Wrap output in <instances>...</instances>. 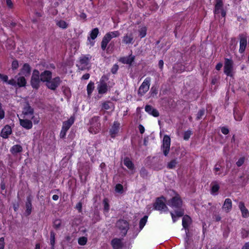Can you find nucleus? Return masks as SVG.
Here are the masks:
<instances>
[{
	"label": "nucleus",
	"instance_id": "obj_56",
	"mask_svg": "<svg viewBox=\"0 0 249 249\" xmlns=\"http://www.w3.org/2000/svg\"><path fill=\"white\" fill-rule=\"evenodd\" d=\"M0 79H1L3 82L7 83L8 77L6 75L0 73Z\"/></svg>",
	"mask_w": 249,
	"mask_h": 249
},
{
	"label": "nucleus",
	"instance_id": "obj_24",
	"mask_svg": "<svg viewBox=\"0 0 249 249\" xmlns=\"http://www.w3.org/2000/svg\"><path fill=\"white\" fill-rule=\"evenodd\" d=\"M232 208V202L230 198H226L225 200L222 209L226 213H228Z\"/></svg>",
	"mask_w": 249,
	"mask_h": 249
},
{
	"label": "nucleus",
	"instance_id": "obj_19",
	"mask_svg": "<svg viewBox=\"0 0 249 249\" xmlns=\"http://www.w3.org/2000/svg\"><path fill=\"white\" fill-rule=\"evenodd\" d=\"M111 245L113 249H121L123 247L122 239L118 238H114L111 241Z\"/></svg>",
	"mask_w": 249,
	"mask_h": 249
},
{
	"label": "nucleus",
	"instance_id": "obj_44",
	"mask_svg": "<svg viewBox=\"0 0 249 249\" xmlns=\"http://www.w3.org/2000/svg\"><path fill=\"white\" fill-rule=\"evenodd\" d=\"M87 238L86 237L82 236L80 238H79L78 240V244L81 246H84L87 243Z\"/></svg>",
	"mask_w": 249,
	"mask_h": 249
},
{
	"label": "nucleus",
	"instance_id": "obj_27",
	"mask_svg": "<svg viewBox=\"0 0 249 249\" xmlns=\"http://www.w3.org/2000/svg\"><path fill=\"white\" fill-rule=\"evenodd\" d=\"M17 87L18 88L25 87L27 84V80L23 76H19L17 78Z\"/></svg>",
	"mask_w": 249,
	"mask_h": 249
},
{
	"label": "nucleus",
	"instance_id": "obj_14",
	"mask_svg": "<svg viewBox=\"0 0 249 249\" xmlns=\"http://www.w3.org/2000/svg\"><path fill=\"white\" fill-rule=\"evenodd\" d=\"M32 198L31 195H29L26 197V201L25 202V215L27 216L30 215L32 212Z\"/></svg>",
	"mask_w": 249,
	"mask_h": 249
},
{
	"label": "nucleus",
	"instance_id": "obj_18",
	"mask_svg": "<svg viewBox=\"0 0 249 249\" xmlns=\"http://www.w3.org/2000/svg\"><path fill=\"white\" fill-rule=\"evenodd\" d=\"M12 128L9 125H6L2 129L0 132V136L3 139L8 138L10 135L12 133Z\"/></svg>",
	"mask_w": 249,
	"mask_h": 249
},
{
	"label": "nucleus",
	"instance_id": "obj_48",
	"mask_svg": "<svg viewBox=\"0 0 249 249\" xmlns=\"http://www.w3.org/2000/svg\"><path fill=\"white\" fill-rule=\"evenodd\" d=\"M107 80H108V78L106 75H104L101 78L98 85H107L106 82Z\"/></svg>",
	"mask_w": 249,
	"mask_h": 249
},
{
	"label": "nucleus",
	"instance_id": "obj_62",
	"mask_svg": "<svg viewBox=\"0 0 249 249\" xmlns=\"http://www.w3.org/2000/svg\"><path fill=\"white\" fill-rule=\"evenodd\" d=\"M170 214L172 217V219L173 223H175L177 221V217H178L177 216L176 214H174L172 212H170Z\"/></svg>",
	"mask_w": 249,
	"mask_h": 249
},
{
	"label": "nucleus",
	"instance_id": "obj_35",
	"mask_svg": "<svg viewBox=\"0 0 249 249\" xmlns=\"http://www.w3.org/2000/svg\"><path fill=\"white\" fill-rule=\"evenodd\" d=\"M56 25L59 28L66 29L68 27V23L63 20H59L56 21Z\"/></svg>",
	"mask_w": 249,
	"mask_h": 249
},
{
	"label": "nucleus",
	"instance_id": "obj_20",
	"mask_svg": "<svg viewBox=\"0 0 249 249\" xmlns=\"http://www.w3.org/2000/svg\"><path fill=\"white\" fill-rule=\"evenodd\" d=\"M145 111L149 114L152 115L155 117L159 116L160 113L158 110L154 108L152 106L147 105L145 107Z\"/></svg>",
	"mask_w": 249,
	"mask_h": 249
},
{
	"label": "nucleus",
	"instance_id": "obj_3",
	"mask_svg": "<svg viewBox=\"0 0 249 249\" xmlns=\"http://www.w3.org/2000/svg\"><path fill=\"white\" fill-rule=\"evenodd\" d=\"M165 201V197L163 196L157 197L153 205L154 209L160 212L167 211L168 209L166 205Z\"/></svg>",
	"mask_w": 249,
	"mask_h": 249
},
{
	"label": "nucleus",
	"instance_id": "obj_26",
	"mask_svg": "<svg viewBox=\"0 0 249 249\" xmlns=\"http://www.w3.org/2000/svg\"><path fill=\"white\" fill-rule=\"evenodd\" d=\"M239 208L242 212V216L244 217H247L249 215V213L248 209L246 208L244 203L240 201L238 205Z\"/></svg>",
	"mask_w": 249,
	"mask_h": 249
},
{
	"label": "nucleus",
	"instance_id": "obj_50",
	"mask_svg": "<svg viewBox=\"0 0 249 249\" xmlns=\"http://www.w3.org/2000/svg\"><path fill=\"white\" fill-rule=\"evenodd\" d=\"M123 189H124L123 186L121 184H120V183L117 184L116 185L115 188V191L117 192H118L120 193H123Z\"/></svg>",
	"mask_w": 249,
	"mask_h": 249
},
{
	"label": "nucleus",
	"instance_id": "obj_36",
	"mask_svg": "<svg viewBox=\"0 0 249 249\" xmlns=\"http://www.w3.org/2000/svg\"><path fill=\"white\" fill-rule=\"evenodd\" d=\"M178 163V161H177V159H173L169 162H168L167 165V168L169 169H174L176 167Z\"/></svg>",
	"mask_w": 249,
	"mask_h": 249
},
{
	"label": "nucleus",
	"instance_id": "obj_46",
	"mask_svg": "<svg viewBox=\"0 0 249 249\" xmlns=\"http://www.w3.org/2000/svg\"><path fill=\"white\" fill-rule=\"evenodd\" d=\"M104 210L106 212H108L109 210V205L107 198L103 200Z\"/></svg>",
	"mask_w": 249,
	"mask_h": 249
},
{
	"label": "nucleus",
	"instance_id": "obj_10",
	"mask_svg": "<svg viewBox=\"0 0 249 249\" xmlns=\"http://www.w3.org/2000/svg\"><path fill=\"white\" fill-rule=\"evenodd\" d=\"M214 13L215 14L221 13L222 17H225L226 12L223 9V4L222 0H216L215 5Z\"/></svg>",
	"mask_w": 249,
	"mask_h": 249
},
{
	"label": "nucleus",
	"instance_id": "obj_42",
	"mask_svg": "<svg viewBox=\"0 0 249 249\" xmlns=\"http://www.w3.org/2000/svg\"><path fill=\"white\" fill-rule=\"evenodd\" d=\"M108 35L110 36V38L112 39L115 37H118L120 36V33L119 31H114L107 33Z\"/></svg>",
	"mask_w": 249,
	"mask_h": 249
},
{
	"label": "nucleus",
	"instance_id": "obj_22",
	"mask_svg": "<svg viewBox=\"0 0 249 249\" xmlns=\"http://www.w3.org/2000/svg\"><path fill=\"white\" fill-rule=\"evenodd\" d=\"M111 40L110 36L108 35L107 33L106 34L101 41V47L102 50L105 51L106 50L108 43Z\"/></svg>",
	"mask_w": 249,
	"mask_h": 249
},
{
	"label": "nucleus",
	"instance_id": "obj_7",
	"mask_svg": "<svg viewBox=\"0 0 249 249\" xmlns=\"http://www.w3.org/2000/svg\"><path fill=\"white\" fill-rule=\"evenodd\" d=\"M62 80L59 76H57L53 78H51L47 83L46 86L48 89L52 90H55L60 86Z\"/></svg>",
	"mask_w": 249,
	"mask_h": 249
},
{
	"label": "nucleus",
	"instance_id": "obj_33",
	"mask_svg": "<svg viewBox=\"0 0 249 249\" xmlns=\"http://www.w3.org/2000/svg\"><path fill=\"white\" fill-rule=\"evenodd\" d=\"M123 42L126 44L133 43V37L132 35L130 34V35L126 34L125 35L123 39Z\"/></svg>",
	"mask_w": 249,
	"mask_h": 249
},
{
	"label": "nucleus",
	"instance_id": "obj_4",
	"mask_svg": "<svg viewBox=\"0 0 249 249\" xmlns=\"http://www.w3.org/2000/svg\"><path fill=\"white\" fill-rule=\"evenodd\" d=\"M151 78L150 77H146L140 86L138 94L142 97L143 96L149 89L150 86Z\"/></svg>",
	"mask_w": 249,
	"mask_h": 249
},
{
	"label": "nucleus",
	"instance_id": "obj_53",
	"mask_svg": "<svg viewBox=\"0 0 249 249\" xmlns=\"http://www.w3.org/2000/svg\"><path fill=\"white\" fill-rule=\"evenodd\" d=\"M17 80H15L14 78H12L10 80L8 79L7 84L12 86L14 87H17Z\"/></svg>",
	"mask_w": 249,
	"mask_h": 249
},
{
	"label": "nucleus",
	"instance_id": "obj_54",
	"mask_svg": "<svg viewBox=\"0 0 249 249\" xmlns=\"http://www.w3.org/2000/svg\"><path fill=\"white\" fill-rule=\"evenodd\" d=\"M119 69V66L117 64H115L111 69V72L112 74H116Z\"/></svg>",
	"mask_w": 249,
	"mask_h": 249
},
{
	"label": "nucleus",
	"instance_id": "obj_25",
	"mask_svg": "<svg viewBox=\"0 0 249 249\" xmlns=\"http://www.w3.org/2000/svg\"><path fill=\"white\" fill-rule=\"evenodd\" d=\"M182 220V225L183 228L186 230H188V227L189 226V224L191 221V217L188 215H183Z\"/></svg>",
	"mask_w": 249,
	"mask_h": 249
},
{
	"label": "nucleus",
	"instance_id": "obj_32",
	"mask_svg": "<svg viewBox=\"0 0 249 249\" xmlns=\"http://www.w3.org/2000/svg\"><path fill=\"white\" fill-rule=\"evenodd\" d=\"M97 89L99 94H105L108 90V86L107 85H98Z\"/></svg>",
	"mask_w": 249,
	"mask_h": 249
},
{
	"label": "nucleus",
	"instance_id": "obj_59",
	"mask_svg": "<svg viewBox=\"0 0 249 249\" xmlns=\"http://www.w3.org/2000/svg\"><path fill=\"white\" fill-rule=\"evenodd\" d=\"M75 208L78 211L79 213H81L82 211V203L81 202L77 203L76 205Z\"/></svg>",
	"mask_w": 249,
	"mask_h": 249
},
{
	"label": "nucleus",
	"instance_id": "obj_5",
	"mask_svg": "<svg viewBox=\"0 0 249 249\" xmlns=\"http://www.w3.org/2000/svg\"><path fill=\"white\" fill-rule=\"evenodd\" d=\"M116 227L121 231L122 236H124L129 229V224L126 220L120 219L117 221Z\"/></svg>",
	"mask_w": 249,
	"mask_h": 249
},
{
	"label": "nucleus",
	"instance_id": "obj_28",
	"mask_svg": "<svg viewBox=\"0 0 249 249\" xmlns=\"http://www.w3.org/2000/svg\"><path fill=\"white\" fill-rule=\"evenodd\" d=\"M124 164L127 167L128 169L130 170H133L134 169V165L130 158L128 157H124Z\"/></svg>",
	"mask_w": 249,
	"mask_h": 249
},
{
	"label": "nucleus",
	"instance_id": "obj_57",
	"mask_svg": "<svg viewBox=\"0 0 249 249\" xmlns=\"http://www.w3.org/2000/svg\"><path fill=\"white\" fill-rule=\"evenodd\" d=\"M245 158L244 157L240 158L236 162V164L238 167H240L243 164Z\"/></svg>",
	"mask_w": 249,
	"mask_h": 249
},
{
	"label": "nucleus",
	"instance_id": "obj_47",
	"mask_svg": "<svg viewBox=\"0 0 249 249\" xmlns=\"http://www.w3.org/2000/svg\"><path fill=\"white\" fill-rule=\"evenodd\" d=\"M192 134L191 130H187L184 133L183 139L185 141H187L189 139L191 135Z\"/></svg>",
	"mask_w": 249,
	"mask_h": 249
},
{
	"label": "nucleus",
	"instance_id": "obj_17",
	"mask_svg": "<svg viewBox=\"0 0 249 249\" xmlns=\"http://www.w3.org/2000/svg\"><path fill=\"white\" fill-rule=\"evenodd\" d=\"M135 56L131 54L127 56L121 57L119 59V61L124 64H128L131 65L132 63L134 61Z\"/></svg>",
	"mask_w": 249,
	"mask_h": 249
},
{
	"label": "nucleus",
	"instance_id": "obj_13",
	"mask_svg": "<svg viewBox=\"0 0 249 249\" xmlns=\"http://www.w3.org/2000/svg\"><path fill=\"white\" fill-rule=\"evenodd\" d=\"M23 118H30L34 114V109L28 103L23 107L22 111Z\"/></svg>",
	"mask_w": 249,
	"mask_h": 249
},
{
	"label": "nucleus",
	"instance_id": "obj_61",
	"mask_svg": "<svg viewBox=\"0 0 249 249\" xmlns=\"http://www.w3.org/2000/svg\"><path fill=\"white\" fill-rule=\"evenodd\" d=\"M5 242L4 238L2 237L0 238V249H4Z\"/></svg>",
	"mask_w": 249,
	"mask_h": 249
},
{
	"label": "nucleus",
	"instance_id": "obj_58",
	"mask_svg": "<svg viewBox=\"0 0 249 249\" xmlns=\"http://www.w3.org/2000/svg\"><path fill=\"white\" fill-rule=\"evenodd\" d=\"M6 3L9 9H11L14 8V4L12 0H6Z\"/></svg>",
	"mask_w": 249,
	"mask_h": 249
},
{
	"label": "nucleus",
	"instance_id": "obj_52",
	"mask_svg": "<svg viewBox=\"0 0 249 249\" xmlns=\"http://www.w3.org/2000/svg\"><path fill=\"white\" fill-rule=\"evenodd\" d=\"M61 224V221L59 219H56L53 222V227L57 229L59 228Z\"/></svg>",
	"mask_w": 249,
	"mask_h": 249
},
{
	"label": "nucleus",
	"instance_id": "obj_60",
	"mask_svg": "<svg viewBox=\"0 0 249 249\" xmlns=\"http://www.w3.org/2000/svg\"><path fill=\"white\" fill-rule=\"evenodd\" d=\"M67 131L68 130L62 128L60 133V137L62 139L65 138Z\"/></svg>",
	"mask_w": 249,
	"mask_h": 249
},
{
	"label": "nucleus",
	"instance_id": "obj_38",
	"mask_svg": "<svg viewBox=\"0 0 249 249\" xmlns=\"http://www.w3.org/2000/svg\"><path fill=\"white\" fill-rule=\"evenodd\" d=\"M148 216L144 215L142 218L141 219L139 223V228L141 230L143 229L147 221Z\"/></svg>",
	"mask_w": 249,
	"mask_h": 249
},
{
	"label": "nucleus",
	"instance_id": "obj_1",
	"mask_svg": "<svg viewBox=\"0 0 249 249\" xmlns=\"http://www.w3.org/2000/svg\"><path fill=\"white\" fill-rule=\"evenodd\" d=\"M167 204L173 209H177L175 213L178 217H182L184 214V210L182 208V200L178 194H176L172 198L168 200Z\"/></svg>",
	"mask_w": 249,
	"mask_h": 249
},
{
	"label": "nucleus",
	"instance_id": "obj_29",
	"mask_svg": "<svg viewBox=\"0 0 249 249\" xmlns=\"http://www.w3.org/2000/svg\"><path fill=\"white\" fill-rule=\"evenodd\" d=\"M211 194L213 195H216L220 188L219 184L217 182H212L211 184Z\"/></svg>",
	"mask_w": 249,
	"mask_h": 249
},
{
	"label": "nucleus",
	"instance_id": "obj_11",
	"mask_svg": "<svg viewBox=\"0 0 249 249\" xmlns=\"http://www.w3.org/2000/svg\"><path fill=\"white\" fill-rule=\"evenodd\" d=\"M90 58L91 57L89 54L81 57L79 59L80 65L78 66V69L82 71L85 70L89 64Z\"/></svg>",
	"mask_w": 249,
	"mask_h": 249
},
{
	"label": "nucleus",
	"instance_id": "obj_2",
	"mask_svg": "<svg viewBox=\"0 0 249 249\" xmlns=\"http://www.w3.org/2000/svg\"><path fill=\"white\" fill-rule=\"evenodd\" d=\"M41 82L39 71L36 69L34 70L30 80V84L32 88L33 89L37 90L40 88Z\"/></svg>",
	"mask_w": 249,
	"mask_h": 249
},
{
	"label": "nucleus",
	"instance_id": "obj_39",
	"mask_svg": "<svg viewBox=\"0 0 249 249\" xmlns=\"http://www.w3.org/2000/svg\"><path fill=\"white\" fill-rule=\"evenodd\" d=\"M147 34V28L145 26L142 27L139 30V35L140 37H144Z\"/></svg>",
	"mask_w": 249,
	"mask_h": 249
},
{
	"label": "nucleus",
	"instance_id": "obj_55",
	"mask_svg": "<svg viewBox=\"0 0 249 249\" xmlns=\"http://www.w3.org/2000/svg\"><path fill=\"white\" fill-rule=\"evenodd\" d=\"M5 117V112L2 109V105L0 103V121L3 119Z\"/></svg>",
	"mask_w": 249,
	"mask_h": 249
},
{
	"label": "nucleus",
	"instance_id": "obj_8",
	"mask_svg": "<svg viewBox=\"0 0 249 249\" xmlns=\"http://www.w3.org/2000/svg\"><path fill=\"white\" fill-rule=\"evenodd\" d=\"M233 62L231 59L225 58L224 72L227 75L229 76H232Z\"/></svg>",
	"mask_w": 249,
	"mask_h": 249
},
{
	"label": "nucleus",
	"instance_id": "obj_15",
	"mask_svg": "<svg viewBox=\"0 0 249 249\" xmlns=\"http://www.w3.org/2000/svg\"><path fill=\"white\" fill-rule=\"evenodd\" d=\"M240 38V48H239V52L240 53H243L246 48L247 44V38L246 35L242 34H240L239 36Z\"/></svg>",
	"mask_w": 249,
	"mask_h": 249
},
{
	"label": "nucleus",
	"instance_id": "obj_21",
	"mask_svg": "<svg viewBox=\"0 0 249 249\" xmlns=\"http://www.w3.org/2000/svg\"><path fill=\"white\" fill-rule=\"evenodd\" d=\"M20 125L26 129H30L33 127L32 121L27 119H19Z\"/></svg>",
	"mask_w": 249,
	"mask_h": 249
},
{
	"label": "nucleus",
	"instance_id": "obj_63",
	"mask_svg": "<svg viewBox=\"0 0 249 249\" xmlns=\"http://www.w3.org/2000/svg\"><path fill=\"white\" fill-rule=\"evenodd\" d=\"M138 128L141 134H142L144 133L145 131V128L142 124H140L138 126Z\"/></svg>",
	"mask_w": 249,
	"mask_h": 249
},
{
	"label": "nucleus",
	"instance_id": "obj_45",
	"mask_svg": "<svg viewBox=\"0 0 249 249\" xmlns=\"http://www.w3.org/2000/svg\"><path fill=\"white\" fill-rule=\"evenodd\" d=\"M19 67L18 62L17 59L14 60L12 62L11 69L13 71H15L18 69Z\"/></svg>",
	"mask_w": 249,
	"mask_h": 249
},
{
	"label": "nucleus",
	"instance_id": "obj_30",
	"mask_svg": "<svg viewBox=\"0 0 249 249\" xmlns=\"http://www.w3.org/2000/svg\"><path fill=\"white\" fill-rule=\"evenodd\" d=\"M23 148L19 144H16L13 145L10 148L11 153L14 155H17L18 153H20L22 151Z\"/></svg>",
	"mask_w": 249,
	"mask_h": 249
},
{
	"label": "nucleus",
	"instance_id": "obj_51",
	"mask_svg": "<svg viewBox=\"0 0 249 249\" xmlns=\"http://www.w3.org/2000/svg\"><path fill=\"white\" fill-rule=\"evenodd\" d=\"M30 118L33 120L34 124H38L40 122V118L38 116L36 117L33 114Z\"/></svg>",
	"mask_w": 249,
	"mask_h": 249
},
{
	"label": "nucleus",
	"instance_id": "obj_12",
	"mask_svg": "<svg viewBox=\"0 0 249 249\" xmlns=\"http://www.w3.org/2000/svg\"><path fill=\"white\" fill-rule=\"evenodd\" d=\"M32 68L28 63H24L20 70V72L18 75H23L24 77H28L31 73Z\"/></svg>",
	"mask_w": 249,
	"mask_h": 249
},
{
	"label": "nucleus",
	"instance_id": "obj_40",
	"mask_svg": "<svg viewBox=\"0 0 249 249\" xmlns=\"http://www.w3.org/2000/svg\"><path fill=\"white\" fill-rule=\"evenodd\" d=\"M140 174L142 178L145 179L147 178L148 172L144 167H142L140 171Z\"/></svg>",
	"mask_w": 249,
	"mask_h": 249
},
{
	"label": "nucleus",
	"instance_id": "obj_41",
	"mask_svg": "<svg viewBox=\"0 0 249 249\" xmlns=\"http://www.w3.org/2000/svg\"><path fill=\"white\" fill-rule=\"evenodd\" d=\"M55 233L51 231L50 232V244L51 245L52 249H54V244H55Z\"/></svg>",
	"mask_w": 249,
	"mask_h": 249
},
{
	"label": "nucleus",
	"instance_id": "obj_9",
	"mask_svg": "<svg viewBox=\"0 0 249 249\" xmlns=\"http://www.w3.org/2000/svg\"><path fill=\"white\" fill-rule=\"evenodd\" d=\"M120 123L118 121H114L109 129V135L111 138L114 139L119 132Z\"/></svg>",
	"mask_w": 249,
	"mask_h": 249
},
{
	"label": "nucleus",
	"instance_id": "obj_43",
	"mask_svg": "<svg viewBox=\"0 0 249 249\" xmlns=\"http://www.w3.org/2000/svg\"><path fill=\"white\" fill-rule=\"evenodd\" d=\"M113 104L110 101H105L102 104V107L103 109L105 110L109 109L110 107V105Z\"/></svg>",
	"mask_w": 249,
	"mask_h": 249
},
{
	"label": "nucleus",
	"instance_id": "obj_64",
	"mask_svg": "<svg viewBox=\"0 0 249 249\" xmlns=\"http://www.w3.org/2000/svg\"><path fill=\"white\" fill-rule=\"evenodd\" d=\"M221 132L223 134L226 135L229 132V129L226 127H222L221 128Z\"/></svg>",
	"mask_w": 249,
	"mask_h": 249
},
{
	"label": "nucleus",
	"instance_id": "obj_6",
	"mask_svg": "<svg viewBox=\"0 0 249 249\" xmlns=\"http://www.w3.org/2000/svg\"><path fill=\"white\" fill-rule=\"evenodd\" d=\"M171 145L170 137L167 135L164 136L162 140V143L161 145V150L163 154L165 156H167L170 151Z\"/></svg>",
	"mask_w": 249,
	"mask_h": 249
},
{
	"label": "nucleus",
	"instance_id": "obj_23",
	"mask_svg": "<svg viewBox=\"0 0 249 249\" xmlns=\"http://www.w3.org/2000/svg\"><path fill=\"white\" fill-rule=\"evenodd\" d=\"M74 117L71 116L67 121L63 122L62 128L68 130L71 126L74 124Z\"/></svg>",
	"mask_w": 249,
	"mask_h": 249
},
{
	"label": "nucleus",
	"instance_id": "obj_37",
	"mask_svg": "<svg viewBox=\"0 0 249 249\" xmlns=\"http://www.w3.org/2000/svg\"><path fill=\"white\" fill-rule=\"evenodd\" d=\"M100 117L99 116H93L90 120V123L91 125H95L97 126L98 125H100V124L99 123Z\"/></svg>",
	"mask_w": 249,
	"mask_h": 249
},
{
	"label": "nucleus",
	"instance_id": "obj_16",
	"mask_svg": "<svg viewBox=\"0 0 249 249\" xmlns=\"http://www.w3.org/2000/svg\"><path fill=\"white\" fill-rule=\"evenodd\" d=\"M40 75L41 82L47 83L50 80H51L52 72L50 71L45 70L40 74Z\"/></svg>",
	"mask_w": 249,
	"mask_h": 249
},
{
	"label": "nucleus",
	"instance_id": "obj_49",
	"mask_svg": "<svg viewBox=\"0 0 249 249\" xmlns=\"http://www.w3.org/2000/svg\"><path fill=\"white\" fill-rule=\"evenodd\" d=\"M150 93L151 94V96L152 97L156 95L158 93V89L157 88L154 86L152 87Z\"/></svg>",
	"mask_w": 249,
	"mask_h": 249
},
{
	"label": "nucleus",
	"instance_id": "obj_34",
	"mask_svg": "<svg viewBox=\"0 0 249 249\" xmlns=\"http://www.w3.org/2000/svg\"><path fill=\"white\" fill-rule=\"evenodd\" d=\"M94 83L92 81H90L87 86V94L89 96H90L94 89Z\"/></svg>",
	"mask_w": 249,
	"mask_h": 249
},
{
	"label": "nucleus",
	"instance_id": "obj_31",
	"mask_svg": "<svg viewBox=\"0 0 249 249\" xmlns=\"http://www.w3.org/2000/svg\"><path fill=\"white\" fill-rule=\"evenodd\" d=\"M99 33V29L98 28L93 29L90 33V36L88 37V40L90 41V39L94 40L98 36Z\"/></svg>",
	"mask_w": 249,
	"mask_h": 249
}]
</instances>
